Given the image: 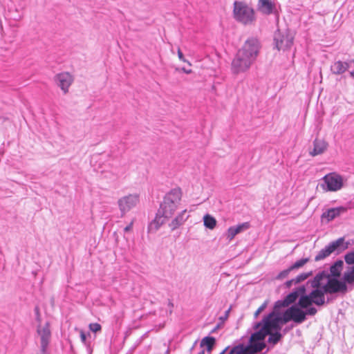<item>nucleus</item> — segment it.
I'll return each mask as SVG.
<instances>
[{
  "mask_svg": "<svg viewBox=\"0 0 354 354\" xmlns=\"http://www.w3.org/2000/svg\"><path fill=\"white\" fill-rule=\"evenodd\" d=\"M257 8L264 15H270L274 9V4L271 0H259Z\"/></svg>",
  "mask_w": 354,
  "mask_h": 354,
  "instance_id": "obj_16",
  "label": "nucleus"
},
{
  "mask_svg": "<svg viewBox=\"0 0 354 354\" xmlns=\"http://www.w3.org/2000/svg\"><path fill=\"white\" fill-rule=\"evenodd\" d=\"M352 62V60L348 62L337 61L331 66L330 70L333 74H343L349 68Z\"/></svg>",
  "mask_w": 354,
  "mask_h": 354,
  "instance_id": "obj_15",
  "label": "nucleus"
},
{
  "mask_svg": "<svg viewBox=\"0 0 354 354\" xmlns=\"http://www.w3.org/2000/svg\"><path fill=\"white\" fill-rule=\"evenodd\" d=\"M261 341L251 342L252 343V348L254 352L261 351L266 346V344Z\"/></svg>",
  "mask_w": 354,
  "mask_h": 354,
  "instance_id": "obj_31",
  "label": "nucleus"
},
{
  "mask_svg": "<svg viewBox=\"0 0 354 354\" xmlns=\"http://www.w3.org/2000/svg\"><path fill=\"white\" fill-rule=\"evenodd\" d=\"M230 310V309L226 310L225 315L220 317V319L222 321V322H225L227 319Z\"/></svg>",
  "mask_w": 354,
  "mask_h": 354,
  "instance_id": "obj_41",
  "label": "nucleus"
},
{
  "mask_svg": "<svg viewBox=\"0 0 354 354\" xmlns=\"http://www.w3.org/2000/svg\"><path fill=\"white\" fill-rule=\"evenodd\" d=\"M248 350H250L248 346H246L243 344H239V345L234 346L229 352V354H244L245 351H248Z\"/></svg>",
  "mask_w": 354,
  "mask_h": 354,
  "instance_id": "obj_27",
  "label": "nucleus"
},
{
  "mask_svg": "<svg viewBox=\"0 0 354 354\" xmlns=\"http://www.w3.org/2000/svg\"><path fill=\"white\" fill-rule=\"evenodd\" d=\"M292 270V269H290V266L288 269H286V270L280 272L279 273V274L277 276L276 279H282L283 278H286Z\"/></svg>",
  "mask_w": 354,
  "mask_h": 354,
  "instance_id": "obj_35",
  "label": "nucleus"
},
{
  "mask_svg": "<svg viewBox=\"0 0 354 354\" xmlns=\"http://www.w3.org/2000/svg\"><path fill=\"white\" fill-rule=\"evenodd\" d=\"M196 343H197V341H196V342H194V344L193 346H192V348H191V350L194 349V348L195 345L196 344Z\"/></svg>",
  "mask_w": 354,
  "mask_h": 354,
  "instance_id": "obj_48",
  "label": "nucleus"
},
{
  "mask_svg": "<svg viewBox=\"0 0 354 354\" xmlns=\"http://www.w3.org/2000/svg\"><path fill=\"white\" fill-rule=\"evenodd\" d=\"M274 41L278 50H286L293 44V36L288 31L277 30L274 32Z\"/></svg>",
  "mask_w": 354,
  "mask_h": 354,
  "instance_id": "obj_10",
  "label": "nucleus"
},
{
  "mask_svg": "<svg viewBox=\"0 0 354 354\" xmlns=\"http://www.w3.org/2000/svg\"><path fill=\"white\" fill-rule=\"evenodd\" d=\"M219 328V325L218 324L212 331V333L215 332Z\"/></svg>",
  "mask_w": 354,
  "mask_h": 354,
  "instance_id": "obj_47",
  "label": "nucleus"
},
{
  "mask_svg": "<svg viewBox=\"0 0 354 354\" xmlns=\"http://www.w3.org/2000/svg\"><path fill=\"white\" fill-rule=\"evenodd\" d=\"M312 274H313L312 271H310L308 272L301 273V274H299L298 276H297L295 278V283H299L304 281L305 279H306L308 277L311 276Z\"/></svg>",
  "mask_w": 354,
  "mask_h": 354,
  "instance_id": "obj_30",
  "label": "nucleus"
},
{
  "mask_svg": "<svg viewBox=\"0 0 354 354\" xmlns=\"http://www.w3.org/2000/svg\"><path fill=\"white\" fill-rule=\"evenodd\" d=\"M313 149L310 151L312 156L323 153L327 149L328 144L323 140L315 139L313 142Z\"/></svg>",
  "mask_w": 354,
  "mask_h": 354,
  "instance_id": "obj_18",
  "label": "nucleus"
},
{
  "mask_svg": "<svg viewBox=\"0 0 354 354\" xmlns=\"http://www.w3.org/2000/svg\"><path fill=\"white\" fill-rule=\"evenodd\" d=\"M48 346V345L41 344L40 350L37 354H49V352L47 349Z\"/></svg>",
  "mask_w": 354,
  "mask_h": 354,
  "instance_id": "obj_37",
  "label": "nucleus"
},
{
  "mask_svg": "<svg viewBox=\"0 0 354 354\" xmlns=\"http://www.w3.org/2000/svg\"><path fill=\"white\" fill-rule=\"evenodd\" d=\"M89 328L91 331L96 333L101 330V326L97 323H92L89 324Z\"/></svg>",
  "mask_w": 354,
  "mask_h": 354,
  "instance_id": "obj_36",
  "label": "nucleus"
},
{
  "mask_svg": "<svg viewBox=\"0 0 354 354\" xmlns=\"http://www.w3.org/2000/svg\"><path fill=\"white\" fill-rule=\"evenodd\" d=\"M178 58H179L181 61H183V62H186V59H185L184 55H183V54L182 51L180 50V48H178Z\"/></svg>",
  "mask_w": 354,
  "mask_h": 354,
  "instance_id": "obj_39",
  "label": "nucleus"
},
{
  "mask_svg": "<svg viewBox=\"0 0 354 354\" xmlns=\"http://www.w3.org/2000/svg\"><path fill=\"white\" fill-rule=\"evenodd\" d=\"M166 218H167L165 217L162 214H160L158 211L154 220L152 221L149 225V232H156L160 228V227L165 223Z\"/></svg>",
  "mask_w": 354,
  "mask_h": 354,
  "instance_id": "obj_21",
  "label": "nucleus"
},
{
  "mask_svg": "<svg viewBox=\"0 0 354 354\" xmlns=\"http://www.w3.org/2000/svg\"><path fill=\"white\" fill-rule=\"evenodd\" d=\"M181 196L182 193L180 188L171 189L164 197V200L160 204L159 213L162 214L166 218H170L176 210Z\"/></svg>",
  "mask_w": 354,
  "mask_h": 354,
  "instance_id": "obj_3",
  "label": "nucleus"
},
{
  "mask_svg": "<svg viewBox=\"0 0 354 354\" xmlns=\"http://www.w3.org/2000/svg\"><path fill=\"white\" fill-rule=\"evenodd\" d=\"M268 301H265L259 307V308L256 310V312L254 313V317L255 319H257L258 317V316L259 315V314L261 313H262L265 309L268 306Z\"/></svg>",
  "mask_w": 354,
  "mask_h": 354,
  "instance_id": "obj_34",
  "label": "nucleus"
},
{
  "mask_svg": "<svg viewBox=\"0 0 354 354\" xmlns=\"http://www.w3.org/2000/svg\"><path fill=\"white\" fill-rule=\"evenodd\" d=\"M315 288V289L312 290L311 292L309 294L310 299H312L313 303L316 304L317 306H322L326 302L324 297V294H326V292H324V289L322 286L321 287V288Z\"/></svg>",
  "mask_w": 354,
  "mask_h": 354,
  "instance_id": "obj_14",
  "label": "nucleus"
},
{
  "mask_svg": "<svg viewBox=\"0 0 354 354\" xmlns=\"http://www.w3.org/2000/svg\"><path fill=\"white\" fill-rule=\"evenodd\" d=\"M330 301V299L328 298V299H327V301H326V302H327V303H328Z\"/></svg>",
  "mask_w": 354,
  "mask_h": 354,
  "instance_id": "obj_51",
  "label": "nucleus"
},
{
  "mask_svg": "<svg viewBox=\"0 0 354 354\" xmlns=\"http://www.w3.org/2000/svg\"><path fill=\"white\" fill-rule=\"evenodd\" d=\"M344 243V238L341 237L337 239L336 241L330 243L324 248L321 250L315 257V261H319L324 259L325 258L330 256L336 250L341 249V250H345L348 248L349 243Z\"/></svg>",
  "mask_w": 354,
  "mask_h": 354,
  "instance_id": "obj_6",
  "label": "nucleus"
},
{
  "mask_svg": "<svg viewBox=\"0 0 354 354\" xmlns=\"http://www.w3.org/2000/svg\"><path fill=\"white\" fill-rule=\"evenodd\" d=\"M215 342H216V339L214 337H205L204 338L202 339L201 342V347H203V346H206L207 347V350L210 352L212 348H213V346L215 344Z\"/></svg>",
  "mask_w": 354,
  "mask_h": 354,
  "instance_id": "obj_25",
  "label": "nucleus"
},
{
  "mask_svg": "<svg viewBox=\"0 0 354 354\" xmlns=\"http://www.w3.org/2000/svg\"><path fill=\"white\" fill-rule=\"evenodd\" d=\"M312 304H313V301L310 299V297L309 295H305V293H304V294L299 295L298 305L301 308H306L309 306H310Z\"/></svg>",
  "mask_w": 354,
  "mask_h": 354,
  "instance_id": "obj_24",
  "label": "nucleus"
},
{
  "mask_svg": "<svg viewBox=\"0 0 354 354\" xmlns=\"http://www.w3.org/2000/svg\"><path fill=\"white\" fill-rule=\"evenodd\" d=\"M324 183L320 186L324 191L336 192L343 187V178L337 173H330L322 178Z\"/></svg>",
  "mask_w": 354,
  "mask_h": 354,
  "instance_id": "obj_7",
  "label": "nucleus"
},
{
  "mask_svg": "<svg viewBox=\"0 0 354 354\" xmlns=\"http://www.w3.org/2000/svg\"><path fill=\"white\" fill-rule=\"evenodd\" d=\"M329 275L330 274L326 273L325 271H323L322 272L318 273L314 277V279L313 280H311V281H309L308 283H310V286L313 288H321L322 281L324 279H328Z\"/></svg>",
  "mask_w": 354,
  "mask_h": 354,
  "instance_id": "obj_22",
  "label": "nucleus"
},
{
  "mask_svg": "<svg viewBox=\"0 0 354 354\" xmlns=\"http://www.w3.org/2000/svg\"><path fill=\"white\" fill-rule=\"evenodd\" d=\"M344 262L342 260H337L333 266L330 268V275L333 278L339 277L341 274V271L343 268Z\"/></svg>",
  "mask_w": 354,
  "mask_h": 354,
  "instance_id": "obj_23",
  "label": "nucleus"
},
{
  "mask_svg": "<svg viewBox=\"0 0 354 354\" xmlns=\"http://www.w3.org/2000/svg\"><path fill=\"white\" fill-rule=\"evenodd\" d=\"M317 310L315 307H310L308 308L306 311H304L305 313H306V315H315L317 313Z\"/></svg>",
  "mask_w": 354,
  "mask_h": 354,
  "instance_id": "obj_38",
  "label": "nucleus"
},
{
  "mask_svg": "<svg viewBox=\"0 0 354 354\" xmlns=\"http://www.w3.org/2000/svg\"><path fill=\"white\" fill-rule=\"evenodd\" d=\"M345 262L348 265L354 264V250L344 255Z\"/></svg>",
  "mask_w": 354,
  "mask_h": 354,
  "instance_id": "obj_32",
  "label": "nucleus"
},
{
  "mask_svg": "<svg viewBox=\"0 0 354 354\" xmlns=\"http://www.w3.org/2000/svg\"><path fill=\"white\" fill-rule=\"evenodd\" d=\"M168 306H169L170 308H173L174 304L171 300H169ZM171 311H172L171 309H170V313H171Z\"/></svg>",
  "mask_w": 354,
  "mask_h": 354,
  "instance_id": "obj_44",
  "label": "nucleus"
},
{
  "mask_svg": "<svg viewBox=\"0 0 354 354\" xmlns=\"http://www.w3.org/2000/svg\"><path fill=\"white\" fill-rule=\"evenodd\" d=\"M306 292V287L305 286H300L299 287L295 288L294 291L289 293L285 298V301H286V305L289 306L296 301V299L299 297V295L304 294Z\"/></svg>",
  "mask_w": 354,
  "mask_h": 354,
  "instance_id": "obj_19",
  "label": "nucleus"
},
{
  "mask_svg": "<svg viewBox=\"0 0 354 354\" xmlns=\"http://www.w3.org/2000/svg\"><path fill=\"white\" fill-rule=\"evenodd\" d=\"M350 76H351L353 79H354V70H353V71H351V72H350Z\"/></svg>",
  "mask_w": 354,
  "mask_h": 354,
  "instance_id": "obj_45",
  "label": "nucleus"
},
{
  "mask_svg": "<svg viewBox=\"0 0 354 354\" xmlns=\"http://www.w3.org/2000/svg\"><path fill=\"white\" fill-rule=\"evenodd\" d=\"M139 195L137 194H130L120 198L117 203L121 213V216H124L131 209L135 207L139 203Z\"/></svg>",
  "mask_w": 354,
  "mask_h": 354,
  "instance_id": "obj_8",
  "label": "nucleus"
},
{
  "mask_svg": "<svg viewBox=\"0 0 354 354\" xmlns=\"http://www.w3.org/2000/svg\"><path fill=\"white\" fill-rule=\"evenodd\" d=\"M80 338H81V341L84 343V344H86V334L84 333V332L83 330H81L80 331Z\"/></svg>",
  "mask_w": 354,
  "mask_h": 354,
  "instance_id": "obj_40",
  "label": "nucleus"
},
{
  "mask_svg": "<svg viewBox=\"0 0 354 354\" xmlns=\"http://www.w3.org/2000/svg\"><path fill=\"white\" fill-rule=\"evenodd\" d=\"M306 319V313L304 310L300 309L297 306H292L288 308L283 313V316L281 317L279 313L272 311L266 316V326L263 329V333L259 332L255 334V337H263V334H267L268 332L267 328L271 326L275 329H281L280 323L286 324L291 320L297 324H301Z\"/></svg>",
  "mask_w": 354,
  "mask_h": 354,
  "instance_id": "obj_2",
  "label": "nucleus"
},
{
  "mask_svg": "<svg viewBox=\"0 0 354 354\" xmlns=\"http://www.w3.org/2000/svg\"><path fill=\"white\" fill-rule=\"evenodd\" d=\"M198 354H205L204 350L201 351Z\"/></svg>",
  "mask_w": 354,
  "mask_h": 354,
  "instance_id": "obj_50",
  "label": "nucleus"
},
{
  "mask_svg": "<svg viewBox=\"0 0 354 354\" xmlns=\"http://www.w3.org/2000/svg\"><path fill=\"white\" fill-rule=\"evenodd\" d=\"M189 215L187 214V210L185 209L178 214L175 218L172 220L169 224L171 230L177 229L179 226L183 225L188 218Z\"/></svg>",
  "mask_w": 354,
  "mask_h": 354,
  "instance_id": "obj_20",
  "label": "nucleus"
},
{
  "mask_svg": "<svg viewBox=\"0 0 354 354\" xmlns=\"http://www.w3.org/2000/svg\"><path fill=\"white\" fill-rule=\"evenodd\" d=\"M73 77L68 72H64L55 75L56 84L61 88L64 94L68 92L70 86L73 82Z\"/></svg>",
  "mask_w": 354,
  "mask_h": 354,
  "instance_id": "obj_11",
  "label": "nucleus"
},
{
  "mask_svg": "<svg viewBox=\"0 0 354 354\" xmlns=\"http://www.w3.org/2000/svg\"><path fill=\"white\" fill-rule=\"evenodd\" d=\"M133 227V221H131L127 226H126L124 229V231L125 232H129L130 230H131Z\"/></svg>",
  "mask_w": 354,
  "mask_h": 354,
  "instance_id": "obj_43",
  "label": "nucleus"
},
{
  "mask_svg": "<svg viewBox=\"0 0 354 354\" xmlns=\"http://www.w3.org/2000/svg\"><path fill=\"white\" fill-rule=\"evenodd\" d=\"M250 227V223L248 222H245L229 227L225 234L227 239L231 241L236 235L248 230Z\"/></svg>",
  "mask_w": 354,
  "mask_h": 354,
  "instance_id": "obj_12",
  "label": "nucleus"
},
{
  "mask_svg": "<svg viewBox=\"0 0 354 354\" xmlns=\"http://www.w3.org/2000/svg\"><path fill=\"white\" fill-rule=\"evenodd\" d=\"M310 261L309 258H303L298 261H297L295 263H294L291 266L290 269L296 270L299 269L301 267H303L306 263H308Z\"/></svg>",
  "mask_w": 354,
  "mask_h": 354,
  "instance_id": "obj_29",
  "label": "nucleus"
},
{
  "mask_svg": "<svg viewBox=\"0 0 354 354\" xmlns=\"http://www.w3.org/2000/svg\"><path fill=\"white\" fill-rule=\"evenodd\" d=\"M184 71L186 73H191V71H188V70H184Z\"/></svg>",
  "mask_w": 354,
  "mask_h": 354,
  "instance_id": "obj_49",
  "label": "nucleus"
},
{
  "mask_svg": "<svg viewBox=\"0 0 354 354\" xmlns=\"http://www.w3.org/2000/svg\"><path fill=\"white\" fill-rule=\"evenodd\" d=\"M344 279L347 283L352 284L354 283V265L344 273Z\"/></svg>",
  "mask_w": 354,
  "mask_h": 354,
  "instance_id": "obj_28",
  "label": "nucleus"
},
{
  "mask_svg": "<svg viewBox=\"0 0 354 354\" xmlns=\"http://www.w3.org/2000/svg\"><path fill=\"white\" fill-rule=\"evenodd\" d=\"M286 306H288V305H286V301H285V299L278 300L274 304L273 311H274L275 313H278L277 310L279 308H283V307H286Z\"/></svg>",
  "mask_w": 354,
  "mask_h": 354,
  "instance_id": "obj_33",
  "label": "nucleus"
},
{
  "mask_svg": "<svg viewBox=\"0 0 354 354\" xmlns=\"http://www.w3.org/2000/svg\"><path fill=\"white\" fill-rule=\"evenodd\" d=\"M347 281L343 279V281L337 278H332L329 275L327 283L322 286L324 292L326 294H334L337 292L346 293L347 292Z\"/></svg>",
  "mask_w": 354,
  "mask_h": 354,
  "instance_id": "obj_9",
  "label": "nucleus"
},
{
  "mask_svg": "<svg viewBox=\"0 0 354 354\" xmlns=\"http://www.w3.org/2000/svg\"><path fill=\"white\" fill-rule=\"evenodd\" d=\"M346 210V208L343 207L330 208L322 214V218H326L327 221L329 222L335 218L336 217L339 216L342 213L344 212Z\"/></svg>",
  "mask_w": 354,
  "mask_h": 354,
  "instance_id": "obj_17",
  "label": "nucleus"
},
{
  "mask_svg": "<svg viewBox=\"0 0 354 354\" xmlns=\"http://www.w3.org/2000/svg\"><path fill=\"white\" fill-rule=\"evenodd\" d=\"M259 50V42L255 38L248 39L239 50L232 62V71L234 74L248 71L255 61Z\"/></svg>",
  "mask_w": 354,
  "mask_h": 354,
  "instance_id": "obj_1",
  "label": "nucleus"
},
{
  "mask_svg": "<svg viewBox=\"0 0 354 354\" xmlns=\"http://www.w3.org/2000/svg\"><path fill=\"white\" fill-rule=\"evenodd\" d=\"M266 316L263 317V319L260 322H257L254 325V328L255 330L259 329V330L254 333L251 337H250V342H257V341H262L265 339V337L267 335H269L268 342L270 344L275 345L277 344L282 338V334L279 332L281 329H275L271 326L268 327L267 330L268 333L263 335V337H261V338L255 337V334L261 332V333H263V329L266 326Z\"/></svg>",
  "mask_w": 354,
  "mask_h": 354,
  "instance_id": "obj_4",
  "label": "nucleus"
},
{
  "mask_svg": "<svg viewBox=\"0 0 354 354\" xmlns=\"http://www.w3.org/2000/svg\"><path fill=\"white\" fill-rule=\"evenodd\" d=\"M233 12L236 20L243 24H250L254 20L253 9L242 1H234Z\"/></svg>",
  "mask_w": 354,
  "mask_h": 354,
  "instance_id": "obj_5",
  "label": "nucleus"
},
{
  "mask_svg": "<svg viewBox=\"0 0 354 354\" xmlns=\"http://www.w3.org/2000/svg\"><path fill=\"white\" fill-rule=\"evenodd\" d=\"M293 283H294V284H296V283H295V279H291V280H288V281H287L285 283V285H286V286L287 288H290V287H291V286H292Z\"/></svg>",
  "mask_w": 354,
  "mask_h": 354,
  "instance_id": "obj_42",
  "label": "nucleus"
},
{
  "mask_svg": "<svg viewBox=\"0 0 354 354\" xmlns=\"http://www.w3.org/2000/svg\"><path fill=\"white\" fill-rule=\"evenodd\" d=\"M228 348L229 346L226 347L220 354H224L227 351Z\"/></svg>",
  "mask_w": 354,
  "mask_h": 354,
  "instance_id": "obj_46",
  "label": "nucleus"
},
{
  "mask_svg": "<svg viewBox=\"0 0 354 354\" xmlns=\"http://www.w3.org/2000/svg\"><path fill=\"white\" fill-rule=\"evenodd\" d=\"M37 333L40 336V344L44 345H48L51 336L49 324L46 322L43 326H39L37 328Z\"/></svg>",
  "mask_w": 354,
  "mask_h": 354,
  "instance_id": "obj_13",
  "label": "nucleus"
},
{
  "mask_svg": "<svg viewBox=\"0 0 354 354\" xmlns=\"http://www.w3.org/2000/svg\"><path fill=\"white\" fill-rule=\"evenodd\" d=\"M204 225L210 230H213L216 225V220L209 214H206L203 217Z\"/></svg>",
  "mask_w": 354,
  "mask_h": 354,
  "instance_id": "obj_26",
  "label": "nucleus"
}]
</instances>
